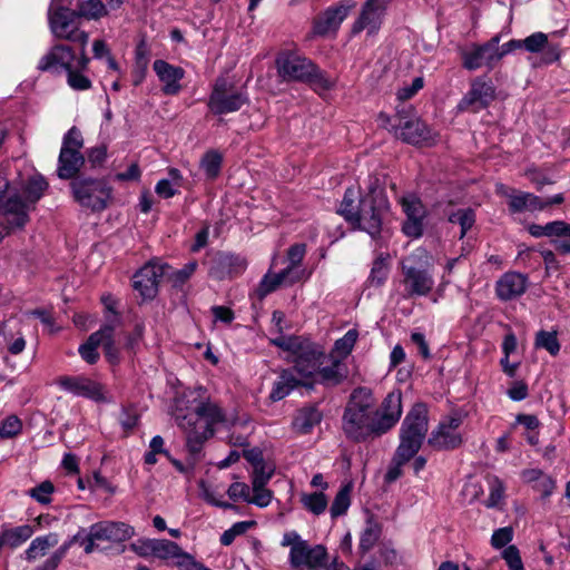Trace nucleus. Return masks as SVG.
Here are the masks:
<instances>
[{
  "instance_id": "1",
  "label": "nucleus",
  "mask_w": 570,
  "mask_h": 570,
  "mask_svg": "<svg viewBox=\"0 0 570 570\" xmlns=\"http://www.w3.org/2000/svg\"><path fill=\"white\" fill-rule=\"evenodd\" d=\"M402 415V394L390 392L380 407L368 387L355 389L343 415V430L348 439L364 441L368 436H381L390 431Z\"/></svg>"
},
{
  "instance_id": "2",
  "label": "nucleus",
  "mask_w": 570,
  "mask_h": 570,
  "mask_svg": "<svg viewBox=\"0 0 570 570\" xmlns=\"http://www.w3.org/2000/svg\"><path fill=\"white\" fill-rule=\"evenodd\" d=\"M89 57L86 47L79 48L76 53L71 47L58 43L52 46L39 60L38 70L53 75L67 76V83L78 91L91 88V80L85 75L88 70Z\"/></svg>"
},
{
  "instance_id": "3",
  "label": "nucleus",
  "mask_w": 570,
  "mask_h": 570,
  "mask_svg": "<svg viewBox=\"0 0 570 570\" xmlns=\"http://www.w3.org/2000/svg\"><path fill=\"white\" fill-rule=\"evenodd\" d=\"M175 420L177 425L187 434L189 451L197 453L204 442L213 436L214 426L225 421V414L216 403L199 401L187 413L177 409Z\"/></svg>"
},
{
  "instance_id": "4",
  "label": "nucleus",
  "mask_w": 570,
  "mask_h": 570,
  "mask_svg": "<svg viewBox=\"0 0 570 570\" xmlns=\"http://www.w3.org/2000/svg\"><path fill=\"white\" fill-rule=\"evenodd\" d=\"M272 343L289 353L288 361L294 364L292 371L299 376L302 382L303 380H313L326 360L321 346L301 336H279Z\"/></svg>"
},
{
  "instance_id": "5",
  "label": "nucleus",
  "mask_w": 570,
  "mask_h": 570,
  "mask_svg": "<svg viewBox=\"0 0 570 570\" xmlns=\"http://www.w3.org/2000/svg\"><path fill=\"white\" fill-rule=\"evenodd\" d=\"M276 67L283 80L306 82L317 92L327 91L335 83L334 79L327 77L309 59L293 52L278 55Z\"/></svg>"
},
{
  "instance_id": "6",
  "label": "nucleus",
  "mask_w": 570,
  "mask_h": 570,
  "mask_svg": "<svg viewBox=\"0 0 570 570\" xmlns=\"http://www.w3.org/2000/svg\"><path fill=\"white\" fill-rule=\"evenodd\" d=\"M429 253L417 248L401 261L405 296H426L434 286V278L429 271Z\"/></svg>"
},
{
  "instance_id": "7",
  "label": "nucleus",
  "mask_w": 570,
  "mask_h": 570,
  "mask_svg": "<svg viewBox=\"0 0 570 570\" xmlns=\"http://www.w3.org/2000/svg\"><path fill=\"white\" fill-rule=\"evenodd\" d=\"M380 125L392 131L395 137L412 145H431L434 141L431 130L414 114L411 107H403L396 110L394 122L392 118L381 112L379 115Z\"/></svg>"
},
{
  "instance_id": "8",
  "label": "nucleus",
  "mask_w": 570,
  "mask_h": 570,
  "mask_svg": "<svg viewBox=\"0 0 570 570\" xmlns=\"http://www.w3.org/2000/svg\"><path fill=\"white\" fill-rule=\"evenodd\" d=\"M389 200L377 186L370 185L368 193L358 199L356 219L351 225L376 238L382 230V220L389 210Z\"/></svg>"
},
{
  "instance_id": "9",
  "label": "nucleus",
  "mask_w": 570,
  "mask_h": 570,
  "mask_svg": "<svg viewBox=\"0 0 570 570\" xmlns=\"http://www.w3.org/2000/svg\"><path fill=\"white\" fill-rule=\"evenodd\" d=\"M135 529L119 521H100L91 524L89 528L80 529L72 538V542L83 548L86 554L92 553L98 542L120 543L131 539Z\"/></svg>"
},
{
  "instance_id": "10",
  "label": "nucleus",
  "mask_w": 570,
  "mask_h": 570,
  "mask_svg": "<svg viewBox=\"0 0 570 570\" xmlns=\"http://www.w3.org/2000/svg\"><path fill=\"white\" fill-rule=\"evenodd\" d=\"M281 544L289 547L288 561L294 569H320L326 562L327 552L324 546H311L296 531L284 533Z\"/></svg>"
},
{
  "instance_id": "11",
  "label": "nucleus",
  "mask_w": 570,
  "mask_h": 570,
  "mask_svg": "<svg viewBox=\"0 0 570 570\" xmlns=\"http://www.w3.org/2000/svg\"><path fill=\"white\" fill-rule=\"evenodd\" d=\"M65 0H51L48 10L49 27L58 39L68 40L87 47L89 36L79 29V16L76 11L65 7Z\"/></svg>"
},
{
  "instance_id": "12",
  "label": "nucleus",
  "mask_w": 570,
  "mask_h": 570,
  "mask_svg": "<svg viewBox=\"0 0 570 570\" xmlns=\"http://www.w3.org/2000/svg\"><path fill=\"white\" fill-rule=\"evenodd\" d=\"M76 203L91 212H102L112 197V187L105 179L78 176L70 183Z\"/></svg>"
},
{
  "instance_id": "13",
  "label": "nucleus",
  "mask_w": 570,
  "mask_h": 570,
  "mask_svg": "<svg viewBox=\"0 0 570 570\" xmlns=\"http://www.w3.org/2000/svg\"><path fill=\"white\" fill-rule=\"evenodd\" d=\"M428 424L426 406L423 403H416L402 422L397 448L416 454L425 439Z\"/></svg>"
},
{
  "instance_id": "14",
  "label": "nucleus",
  "mask_w": 570,
  "mask_h": 570,
  "mask_svg": "<svg viewBox=\"0 0 570 570\" xmlns=\"http://www.w3.org/2000/svg\"><path fill=\"white\" fill-rule=\"evenodd\" d=\"M83 146L81 131L71 127L63 136L61 149L58 157L57 175L60 179H71L80 171L85 158L80 153Z\"/></svg>"
},
{
  "instance_id": "15",
  "label": "nucleus",
  "mask_w": 570,
  "mask_h": 570,
  "mask_svg": "<svg viewBox=\"0 0 570 570\" xmlns=\"http://www.w3.org/2000/svg\"><path fill=\"white\" fill-rule=\"evenodd\" d=\"M248 102L245 90L237 88L226 78H218L208 99V108L215 115H225L238 111Z\"/></svg>"
},
{
  "instance_id": "16",
  "label": "nucleus",
  "mask_w": 570,
  "mask_h": 570,
  "mask_svg": "<svg viewBox=\"0 0 570 570\" xmlns=\"http://www.w3.org/2000/svg\"><path fill=\"white\" fill-rule=\"evenodd\" d=\"M29 222V206L20 195L12 194L0 205V242L9 234L21 230Z\"/></svg>"
},
{
  "instance_id": "17",
  "label": "nucleus",
  "mask_w": 570,
  "mask_h": 570,
  "mask_svg": "<svg viewBox=\"0 0 570 570\" xmlns=\"http://www.w3.org/2000/svg\"><path fill=\"white\" fill-rule=\"evenodd\" d=\"M463 423V415L454 413L444 416L432 431L428 442L436 450H453L459 448L462 442L460 428Z\"/></svg>"
},
{
  "instance_id": "18",
  "label": "nucleus",
  "mask_w": 570,
  "mask_h": 570,
  "mask_svg": "<svg viewBox=\"0 0 570 570\" xmlns=\"http://www.w3.org/2000/svg\"><path fill=\"white\" fill-rule=\"evenodd\" d=\"M354 7L355 3L350 0H342L330 6L314 19L313 32L320 37L335 36Z\"/></svg>"
},
{
  "instance_id": "19",
  "label": "nucleus",
  "mask_w": 570,
  "mask_h": 570,
  "mask_svg": "<svg viewBox=\"0 0 570 570\" xmlns=\"http://www.w3.org/2000/svg\"><path fill=\"white\" fill-rule=\"evenodd\" d=\"M497 43H500L499 36L492 37L483 45H471L461 50L462 66L471 71L482 67L493 69L498 63Z\"/></svg>"
},
{
  "instance_id": "20",
  "label": "nucleus",
  "mask_w": 570,
  "mask_h": 570,
  "mask_svg": "<svg viewBox=\"0 0 570 570\" xmlns=\"http://www.w3.org/2000/svg\"><path fill=\"white\" fill-rule=\"evenodd\" d=\"M391 0H366L357 19L352 26V33L357 35L364 30L374 35L382 26L387 4Z\"/></svg>"
},
{
  "instance_id": "21",
  "label": "nucleus",
  "mask_w": 570,
  "mask_h": 570,
  "mask_svg": "<svg viewBox=\"0 0 570 570\" xmlns=\"http://www.w3.org/2000/svg\"><path fill=\"white\" fill-rule=\"evenodd\" d=\"M166 265L150 262L144 265L132 277V287L142 299H153L158 293V285L166 273Z\"/></svg>"
},
{
  "instance_id": "22",
  "label": "nucleus",
  "mask_w": 570,
  "mask_h": 570,
  "mask_svg": "<svg viewBox=\"0 0 570 570\" xmlns=\"http://www.w3.org/2000/svg\"><path fill=\"white\" fill-rule=\"evenodd\" d=\"M400 204L406 215L402 226L403 233L412 238L421 237L426 217V209L421 199L413 194H407L400 198Z\"/></svg>"
},
{
  "instance_id": "23",
  "label": "nucleus",
  "mask_w": 570,
  "mask_h": 570,
  "mask_svg": "<svg viewBox=\"0 0 570 570\" xmlns=\"http://www.w3.org/2000/svg\"><path fill=\"white\" fill-rule=\"evenodd\" d=\"M58 385L75 396L86 397L95 402H109L104 385L86 376H62L58 380Z\"/></svg>"
},
{
  "instance_id": "24",
  "label": "nucleus",
  "mask_w": 570,
  "mask_h": 570,
  "mask_svg": "<svg viewBox=\"0 0 570 570\" xmlns=\"http://www.w3.org/2000/svg\"><path fill=\"white\" fill-rule=\"evenodd\" d=\"M495 98V89L490 80L475 78L471 82L470 90L459 102L460 110H472L474 112L487 108Z\"/></svg>"
},
{
  "instance_id": "25",
  "label": "nucleus",
  "mask_w": 570,
  "mask_h": 570,
  "mask_svg": "<svg viewBox=\"0 0 570 570\" xmlns=\"http://www.w3.org/2000/svg\"><path fill=\"white\" fill-rule=\"evenodd\" d=\"M154 557L161 560H174L180 570H205V566L198 562L191 554L170 540L156 539Z\"/></svg>"
},
{
  "instance_id": "26",
  "label": "nucleus",
  "mask_w": 570,
  "mask_h": 570,
  "mask_svg": "<svg viewBox=\"0 0 570 570\" xmlns=\"http://www.w3.org/2000/svg\"><path fill=\"white\" fill-rule=\"evenodd\" d=\"M246 266V259L238 255L217 253L212 261L209 275L215 279L223 281L242 274Z\"/></svg>"
},
{
  "instance_id": "27",
  "label": "nucleus",
  "mask_w": 570,
  "mask_h": 570,
  "mask_svg": "<svg viewBox=\"0 0 570 570\" xmlns=\"http://www.w3.org/2000/svg\"><path fill=\"white\" fill-rule=\"evenodd\" d=\"M153 69L163 83L161 91L165 95L176 96L181 91L180 80L185 77V70L181 67L157 59L153 63Z\"/></svg>"
},
{
  "instance_id": "28",
  "label": "nucleus",
  "mask_w": 570,
  "mask_h": 570,
  "mask_svg": "<svg viewBox=\"0 0 570 570\" xmlns=\"http://www.w3.org/2000/svg\"><path fill=\"white\" fill-rule=\"evenodd\" d=\"M523 49L531 53H542V62L552 63L560 58V48L557 43H551L548 36L541 31L534 32L522 39Z\"/></svg>"
},
{
  "instance_id": "29",
  "label": "nucleus",
  "mask_w": 570,
  "mask_h": 570,
  "mask_svg": "<svg viewBox=\"0 0 570 570\" xmlns=\"http://www.w3.org/2000/svg\"><path fill=\"white\" fill-rule=\"evenodd\" d=\"M528 286V278L521 273L503 274L495 285V292L501 301H511L521 296Z\"/></svg>"
},
{
  "instance_id": "30",
  "label": "nucleus",
  "mask_w": 570,
  "mask_h": 570,
  "mask_svg": "<svg viewBox=\"0 0 570 570\" xmlns=\"http://www.w3.org/2000/svg\"><path fill=\"white\" fill-rule=\"evenodd\" d=\"M328 358L331 361L330 365H321L313 381L324 385L335 386L346 377L345 366L340 358L330 356Z\"/></svg>"
},
{
  "instance_id": "31",
  "label": "nucleus",
  "mask_w": 570,
  "mask_h": 570,
  "mask_svg": "<svg viewBox=\"0 0 570 570\" xmlns=\"http://www.w3.org/2000/svg\"><path fill=\"white\" fill-rule=\"evenodd\" d=\"M301 384H303V382L292 370H283L278 379L273 384L269 399L273 402L281 401Z\"/></svg>"
},
{
  "instance_id": "32",
  "label": "nucleus",
  "mask_w": 570,
  "mask_h": 570,
  "mask_svg": "<svg viewBox=\"0 0 570 570\" xmlns=\"http://www.w3.org/2000/svg\"><path fill=\"white\" fill-rule=\"evenodd\" d=\"M509 208L512 213L534 212L544 209L546 204L539 196L519 191L509 196Z\"/></svg>"
},
{
  "instance_id": "33",
  "label": "nucleus",
  "mask_w": 570,
  "mask_h": 570,
  "mask_svg": "<svg viewBox=\"0 0 570 570\" xmlns=\"http://www.w3.org/2000/svg\"><path fill=\"white\" fill-rule=\"evenodd\" d=\"M294 272V269H283L277 274L267 273L262 281L259 282L258 287L256 288L257 296L262 299L266 297L272 292L276 291L281 285H292L295 282H292L289 274Z\"/></svg>"
},
{
  "instance_id": "34",
  "label": "nucleus",
  "mask_w": 570,
  "mask_h": 570,
  "mask_svg": "<svg viewBox=\"0 0 570 570\" xmlns=\"http://www.w3.org/2000/svg\"><path fill=\"white\" fill-rule=\"evenodd\" d=\"M321 421L322 413L315 406H307L297 411L293 420V428L301 434H307Z\"/></svg>"
},
{
  "instance_id": "35",
  "label": "nucleus",
  "mask_w": 570,
  "mask_h": 570,
  "mask_svg": "<svg viewBox=\"0 0 570 570\" xmlns=\"http://www.w3.org/2000/svg\"><path fill=\"white\" fill-rule=\"evenodd\" d=\"M109 327H101L99 331L92 333L86 343L79 346V354L88 364H95L98 361L99 353L97 348L101 345L104 337H109Z\"/></svg>"
},
{
  "instance_id": "36",
  "label": "nucleus",
  "mask_w": 570,
  "mask_h": 570,
  "mask_svg": "<svg viewBox=\"0 0 570 570\" xmlns=\"http://www.w3.org/2000/svg\"><path fill=\"white\" fill-rule=\"evenodd\" d=\"M58 542L59 537L56 533L37 537L31 541L28 549L24 551L26 560L31 562L40 557H43L47 551L58 544Z\"/></svg>"
},
{
  "instance_id": "37",
  "label": "nucleus",
  "mask_w": 570,
  "mask_h": 570,
  "mask_svg": "<svg viewBox=\"0 0 570 570\" xmlns=\"http://www.w3.org/2000/svg\"><path fill=\"white\" fill-rule=\"evenodd\" d=\"M33 532L35 531L31 525L22 524L14 528L2 529L0 535L4 547L7 546L14 549L29 540Z\"/></svg>"
},
{
  "instance_id": "38",
  "label": "nucleus",
  "mask_w": 570,
  "mask_h": 570,
  "mask_svg": "<svg viewBox=\"0 0 570 570\" xmlns=\"http://www.w3.org/2000/svg\"><path fill=\"white\" fill-rule=\"evenodd\" d=\"M305 253L306 246L304 244H295L287 250L289 264L285 269H294V272L289 274L292 282H299L305 277V271L301 267Z\"/></svg>"
},
{
  "instance_id": "39",
  "label": "nucleus",
  "mask_w": 570,
  "mask_h": 570,
  "mask_svg": "<svg viewBox=\"0 0 570 570\" xmlns=\"http://www.w3.org/2000/svg\"><path fill=\"white\" fill-rule=\"evenodd\" d=\"M358 338V332L356 328L348 330L343 337L335 341L334 346L331 351L330 357L340 358L342 362L353 351Z\"/></svg>"
},
{
  "instance_id": "40",
  "label": "nucleus",
  "mask_w": 570,
  "mask_h": 570,
  "mask_svg": "<svg viewBox=\"0 0 570 570\" xmlns=\"http://www.w3.org/2000/svg\"><path fill=\"white\" fill-rule=\"evenodd\" d=\"M415 454L405 450L396 448L395 453L392 458L391 464L385 473V481L392 483L402 475V468L404 464L410 462Z\"/></svg>"
},
{
  "instance_id": "41",
  "label": "nucleus",
  "mask_w": 570,
  "mask_h": 570,
  "mask_svg": "<svg viewBox=\"0 0 570 570\" xmlns=\"http://www.w3.org/2000/svg\"><path fill=\"white\" fill-rule=\"evenodd\" d=\"M301 503L303 508L314 515L323 514L328 505V500L324 492L302 493Z\"/></svg>"
},
{
  "instance_id": "42",
  "label": "nucleus",
  "mask_w": 570,
  "mask_h": 570,
  "mask_svg": "<svg viewBox=\"0 0 570 570\" xmlns=\"http://www.w3.org/2000/svg\"><path fill=\"white\" fill-rule=\"evenodd\" d=\"M449 222L460 226V238H463L475 223V213L472 208H459L449 215Z\"/></svg>"
},
{
  "instance_id": "43",
  "label": "nucleus",
  "mask_w": 570,
  "mask_h": 570,
  "mask_svg": "<svg viewBox=\"0 0 570 570\" xmlns=\"http://www.w3.org/2000/svg\"><path fill=\"white\" fill-rule=\"evenodd\" d=\"M48 187L47 181L41 176H32L26 184L23 193L26 195L27 200H22L29 206V212L31 210V205L38 202L45 189Z\"/></svg>"
},
{
  "instance_id": "44",
  "label": "nucleus",
  "mask_w": 570,
  "mask_h": 570,
  "mask_svg": "<svg viewBox=\"0 0 570 570\" xmlns=\"http://www.w3.org/2000/svg\"><path fill=\"white\" fill-rule=\"evenodd\" d=\"M6 327L7 326L4 325L2 330L0 328V334H2L3 336L8 352L12 355L21 354L27 345L23 333L21 332L20 328L16 331H8L6 330Z\"/></svg>"
},
{
  "instance_id": "45",
  "label": "nucleus",
  "mask_w": 570,
  "mask_h": 570,
  "mask_svg": "<svg viewBox=\"0 0 570 570\" xmlns=\"http://www.w3.org/2000/svg\"><path fill=\"white\" fill-rule=\"evenodd\" d=\"M357 198H358L357 190H355L354 188H347L345 190L343 200L337 210V213L340 215H342L345 218V220L350 224L353 222V219H356L358 203L357 204H355V203H356Z\"/></svg>"
},
{
  "instance_id": "46",
  "label": "nucleus",
  "mask_w": 570,
  "mask_h": 570,
  "mask_svg": "<svg viewBox=\"0 0 570 570\" xmlns=\"http://www.w3.org/2000/svg\"><path fill=\"white\" fill-rule=\"evenodd\" d=\"M535 348H542L549 352L550 355L556 356L560 352V343L556 331H539L534 338Z\"/></svg>"
},
{
  "instance_id": "47",
  "label": "nucleus",
  "mask_w": 570,
  "mask_h": 570,
  "mask_svg": "<svg viewBox=\"0 0 570 570\" xmlns=\"http://www.w3.org/2000/svg\"><path fill=\"white\" fill-rule=\"evenodd\" d=\"M352 485L346 484L336 493L334 501L330 508L331 517L337 518L345 514L351 505Z\"/></svg>"
},
{
  "instance_id": "48",
  "label": "nucleus",
  "mask_w": 570,
  "mask_h": 570,
  "mask_svg": "<svg viewBox=\"0 0 570 570\" xmlns=\"http://www.w3.org/2000/svg\"><path fill=\"white\" fill-rule=\"evenodd\" d=\"M381 533V525L374 521L368 520L360 538V549L363 552H367L373 549L380 540Z\"/></svg>"
},
{
  "instance_id": "49",
  "label": "nucleus",
  "mask_w": 570,
  "mask_h": 570,
  "mask_svg": "<svg viewBox=\"0 0 570 570\" xmlns=\"http://www.w3.org/2000/svg\"><path fill=\"white\" fill-rule=\"evenodd\" d=\"M222 163V155L216 150H209L203 156L200 167L208 179H215L220 173Z\"/></svg>"
},
{
  "instance_id": "50",
  "label": "nucleus",
  "mask_w": 570,
  "mask_h": 570,
  "mask_svg": "<svg viewBox=\"0 0 570 570\" xmlns=\"http://www.w3.org/2000/svg\"><path fill=\"white\" fill-rule=\"evenodd\" d=\"M117 322H118V318L116 315H114L112 320H108V322L102 326V327L110 328L109 337H104L101 345H104V352H105L106 358L111 364L117 363L119 360L118 350L116 348L115 342H114V332H115Z\"/></svg>"
},
{
  "instance_id": "51",
  "label": "nucleus",
  "mask_w": 570,
  "mask_h": 570,
  "mask_svg": "<svg viewBox=\"0 0 570 570\" xmlns=\"http://www.w3.org/2000/svg\"><path fill=\"white\" fill-rule=\"evenodd\" d=\"M389 275V265L386 258L380 256L373 262V266L368 276V282L373 286H381Z\"/></svg>"
},
{
  "instance_id": "52",
  "label": "nucleus",
  "mask_w": 570,
  "mask_h": 570,
  "mask_svg": "<svg viewBox=\"0 0 570 570\" xmlns=\"http://www.w3.org/2000/svg\"><path fill=\"white\" fill-rule=\"evenodd\" d=\"M272 476L273 470H267L263 460H258L254 463V471L252 474V489L266 488Z\"/></svg>"
},
{
  "instance_id": "53",
  "label": "nucleus",
  "mask_w": 570,
  "mask_h": 570,
  "mask_svg": "<svg viewBox=\"0 0 570 570\" xmlns=\"http://www.w3.org/2000/svg\"><path fill=\"white\" fill-rule=\"evenodd\" d=\"M489 490L490 493L485 505L488 508H495L503 500L505 491L504 484L498 476H491L489 479Z\"/></svg>"
},
{
  "instance_id": "54",
  "label": "nucleus",
  "mask_w": 570,
  "mask_h": 570,
  "mask_svg": "<svg viewBox=\"0 0 570 570\" xmlns=\"http://www.w3.org/2000/svg\"><path fill=\"white\" fill-rule=\"evenodd\" d=\"M79 17L88 19H98L106 14V6L100 0H87L78 10Z\"/></svg>"
},
{
  "instance_id": "55",
  "label": "nucleus",
  "mask_w": 570,
  "mask_h": 570,
  "mask_svg": "<svg viewBox=\"0 0 570 570\" xmlns=\"http://www.w3.org/2000/svg\"><path fill=\"white\" fill-rule=\"evenodd\" d=\"M55 491V487L50 481H43L39 485L30 489L28 494L41 504H48L51 502V495Z\"/></svg>"
},
{
  "instance_id": "56",
  "label": "nucleus",
  "mask_w": 570,
  "mask_h": 570,
  "mask_svg": "<svg viewBox=\"0 0 570 570\" xmlns=\"http://www.w3.org/2000/svg\"><path fill=\"white\" fill-rule=\"evenodd\" d=\"M502 558L510 570H524L519 549L515 546H508L502 552Z\"/></svg>"
},
{
  "instance_id": "57",
  "label": "nucleus",
  "mask_w": 570,
  "mask_h": 570,
  "mask_svg": "<svg viewBox=\"0 0 570 570\" xmlns=\"http://www.w3.org/2000/svg\"><path fill=\"white\" fill-rule=\"evenodd\" d=\"M513 539V529L504 527L497 529L491 537V544L495 549H501L509 544Z\"/></svg>"
},
{
  "instance_id": "58",
  "label": "nucleus",
  "mask_w": 570,
  "mask_h": 570,
  "mask_svg": "<svg viewBox=\"0 0 570 570\" xmlns=\"http://www.w3.org/2000/svg\"><path fill=\"white\" fill-rule=\"evenodd\" d=\"M253 495H249L248 502L259 508H266L273 500V492L267 488L252 489Z\"/></svg>"
},
{
  "instance_id": "59",
  "label": "nucleus",
  "mask_w": 570,
  "mask_h": 570,
  "mask_svg": "<svg viewBox=\"0 0 570 570\" xmlns=\"http://www.w3.org/2000/svg\"><path fill=\"white\" fill-rule=\"evenodd\" d=\"M21 431V421L14 416H8L3 420L0 426V435L3 438H11Z\"/></svg>"
},
{
  "instance_id": "60",
  "label": "nucleus",
  "mask_w": 570,
  "mask_h": 570,
  "mask_svg": "<svg viewBox=\"0 0 570 570\" xmlns=\"http://www.w3.org/2000/svg\"><path fill=\"white\" fill-rule=\"evenodd\" d=\"M424 86V81L422 77H416L413 79L412 83L410 86H404L403 88L397 90V99L400 101H405L407 99H411L413 96L416 95L419 90H421Z\"/></svg>"
},
{
  "instance_id": "61",
  "label": "nucleus",
  "mask_w": 570,
  "mask_h": 570,
  "mask_svg": "<svg viewBox=\"0 0 570 570\" xmlns=\"http://www.w3.org/2000/svg\"><path fill=\"white\" fill-rule=\"evenodd\" d=\"M227 494L234 501L242 499L243 501L248 502L250 488L244 482H234L229 485Z\"/></svg>"
},
{
  "instance_id": "62",
  "label": "nucleus",
  "mask_w": 570,
  "mask_h": 570,
  "mask_svg": "<svg viewBox=\"0 0 570 570\" xmlns=\"http://www.w3.org/2000/svg\"><path fill=\"white\" fill-rule=\"evenodd\" d=\"M197 263L195 261L187 263L183 268L175 271L171 274V279L175 286L183 285L196 271Z\"/></svg>"
},
{
  "instance_id": "63",
  "label": "nucleus",
  "mask_w": 570,
  "mask_h": 570,
  "mask_svg": "<svg viewBox=\"0 0 570 570\" xmlns=\"http://www.w3.org/2000/svg\"><path fill=\"white\" fill-rule=\"evenodd\" d=\"M138 556L147 557L155 554L156 539H140L130 546Z\"/></svg>"
},
{
  "instance_id": "64",
  "label": "nucleus",
  "mask_w": 570,
  "mask_h": 570,
  "mask_svg": "<svg viewBox=\"0 0 570 570\" xmlns=\"http://www.w3.org/2000/svg\"><path fill=\"white\" fill-rule=\"evenodd\" d=\"M548 237H554V239L562 238L570 233V224L563 220H554L548 223Z\"/></svg>"
}]
</instances>
